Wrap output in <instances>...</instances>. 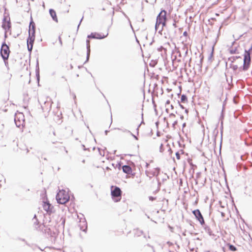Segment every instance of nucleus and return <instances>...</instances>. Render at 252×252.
<instances>
[{
	"label": "nucleus",
	"instance_id": "nucleus-35",
	"mask_svg": "<svg viewBox=\"0 0 252 252\" xmlns=\"http://www.w3.org/2000/svg\"><path fill=\"white\" fill-rule=\"evenodd\" d=\"M164 150L163 144H161L159 147V152L162 153Z\"/></svg>",
	"mask_w": 252,
	"mask_h": 252
},
{
	"label": "nucleus",
	"instance_id": "nucleus-48",
	"mask_svg": "<svg viewBox=\"0 0 252 252\" xmlns=\"http://www.w3.org/2000/svg\"><path fill=\"white\" fill-rule=\"evenodd\" d=\"M197 65L198 66L199 68L201 69L202 66V63L199 62V63H197Z\"/></svg>",
	"mask_w": 252,
	"mask_h": 252
},
{
	"label": "nucleus",
	"instance_id": "nucleus-52",
	"mask_svg": "<svg viewBox=\"0 0 252 252\" xmlns=\"http://www.w3.org/2000/svg\"><path fill=\"white\" fill-rule=\"evenodd\" d=\"M178 122L177 121H175L173 124H172V126L175 128V126L177 124Z\"/></svg>",
	"mask_w": 252,
	"mask_h": 252
},
{
	"label": "nucleus",
	"instance_id": "nucleus-38",
	"mask_svg": "<svg viewBox=\"0 0 252 252\" xmlns=\"http://www.w3.org/2000/svg\"><path fill=\"white\" fill-rule=\"evenodd\" d=\"M157 180L158 181V190H159L160 189V187L161 186V183L160 182L159 180V178H157Z\"/></svg>",
	"mask_w": 252,
	"mask_h": 252
},
{
	"label": "nucleus",
	"instance_id": "nucleus-64",
	"mask_svg": "<svg viewBox=\"0 0 252 252\" xmlns=\"http://www.w3.org/2000/svg\"><path fill=\"white\" fill-rule=\"evenodd\" d=\"M170 100H167L166 101V103H165V105H167V104H170Z\"/></svg>",
	"mask_w": 252,
	"mask_h": 252
},
{
	"label": "nucleus",
	"instance_id": "nucleus-27",
	"mask_svg": "<svg viewBox=\"0 0 252 252\" xmlns=\"http://www.w3.org/2000/svg\"><path fill=\"white\" fill-rule=\"evenodd\" d=\"M181 101L182 103H186L188 101V97L186 94H183L181 95Z\"/></svg>",
	"mask_w": 252,
	"mask_h": 252
},
{
	"label": "nucleus",
	"instance_id": "nucleus-21",
	"mask_svg": "<svg viewBox=\"0 0 252 252\" xmlns=\"http://www.w3.org/2000/svg\"><path fill=\"white\" fill-rule=\"evenodd\" d=\"M143 234V231L138 229L134 230V237H139Z\"/></svg>",
	"mask_w": 252,
	"mask_h": 252
},
{
	"label": "nucleus",
	"instance_id": "nucleus-1",
	"mask_svg": "<svg viewBox=\"0 0 252 252\" xmlns=\"http://www.w3.org/2000/svg\"><path fill=\"white\" fill-rule=\"evenodd\" d=\"M252 53V44L251 45L250 48L247 50H245V53L244 54V59H243V65L242 66H240L239 68L240 71H246L247 70L251 64V55Z\"/></svg>",
	"mask_w": 252,
	"mask_h": 252
},
{
	"label": "nucleus",
	"instance_id": "nucleus-15",
	"mask_svg": "<svg viewBox=\"0 0 252 252\" xmlns=\"http://www.w3.org/2000/svg\"><path fill=\"white\" fill-rule=\"evenodd\" d=\"M35 75L37 81L39 82L40 80V75H39V62L38 59L37 58L36 61V66H35Z\"/></svg>",
	"mask_w": 252,
	"mask_h": 252
},
{
	"label": "nucleus",
	"instance_id": "nucleus-33",
	"mask_svg": "<svg viewBox=\"0 0 252 252\" xmlns=\"http://www.w3.org/2000/svg\"><path fill=\"white\" fill-rule=\"evenodd\" d=\"M86 48L87 50L91 49L90 48V41L89 40H86Z\"/></svg>",
	"mask_w": 252,
	"mask_h": 252
},
{
	"label": "nucleus",
	"instance_id": "nucleus-26",
	"mask_svg": "<svg viewBox=\"0 0 252 252\" xmlns=\"http://www.w3.org/2000/svg\"><path fill=\"white\" fill-rule=\"evenodd\" d=\"M33 225L36 230H38V229L40 227V225H39V222L38 220H34Z\"/></svg>",
	"mask_w": 252,
	"mask_h": 252
},
{
	"label": "nucleus",
	"instance_id": "nucleus-22",
	"mask_svg": "<svg viewBox=\"0 0 252 252\" xmlns=\"http://www.w3.org/2000/svg\"><path fill=\"white\" fill-rule=\"evenodd\" d=\"M29 37H31L35 39V30H31V29H29Z\"/></svg>",
	"mask_w": 252,
	"mask_h": 252
},
{
	"label": "nucleus",
	"instance_id": "nucleus-54",
	"mask_svg": "<svg viewBox=\"0 0 252 252\" xmlns=\"http://www.w3.org/2000/svg\"><path fill=\"white\" fill-rule=\"evenodd\" d=\"M220 29H219V32H218V36H217V38H216V42H215V44H216V42H217V39L218 38L219 36V35H220Z\"/></svg>",
	"mask_w": 252,
	"mask_h": 252
},
{
	"label": "nucleus",
	"instance_id": "nucleus-10",
	"mask_svg": "<svg viewBox=\"0 0 252 252\" xmlns=\"http://www.w3.org/2000/svg\"><path fill=\"white\" fill-rule=\"evenodd\" d=\"M166 14L167 11L165 10H161L160 12L157 16L156 19V21L158 22V23L161 24L162 23V22L166 21Z\"/></svg>",
	"mask_w": 252,
	"mask_h": 252
},
{
	"label": "nucleus",
	"instance_id": "nucleus-16",
	"mask_svg": "<svg viewBox=\"0 0 252 252\" xmlns=\"http://www.w3.org/2000/svg\"><path fill=\"white\" fill-rule=\"evenodd\" d=\"M122 169L123 171L127 174H130L132 173L131 167L128 165H125L122 166Z\"/></svg>",
	"mask_w": 252,
	"mask_h": 252
},
{
	"label": "nucleus",
	"instance_id": "nucleus-28",
	"mask_svg": "<svg viewBox=\"0 0 252 252\" xmlns=\"http://www.w3.org/2000/svg\"><path fill=\"white\" fill-rule=\"evenodd\" d=\"M182 50L185 52V56H187L188 54V47L187 45H184Z\"/></svg>",
	"mask_w": 252,
	"mask_h": 252
},
{
	"label": "nucleus",
	"instance_id": "nucleus-24",
	"mask_svg": "<svg viewBox=\"0 0 252 252\" xmlns=\"http://www.w3.org/2000/svg\"><path fill=\"white\" fill-rule=\"evenodd\" d=\"M242 59L241 56H232L228 58V60L231 62V63H234L237 59Z\"/></svg>",
	"mask_w": 252,
	"mask_h": 252
},
{
	"label": "nucleus",
	"instance_id": "nucleus-44",
	"mask_svg": "<svg viewBox=\"0 0 252 252\" xmlns=\"http://www.w3.org/2000/svg\"><path fill=\"white\" fill-rule=\"evenodd\" d=\"M223 112H224V108H223L222 109V111H221V115L220 116V119H223V117H224Z\"/></svg>",
	"mask_w": 252,
	"mask_h": 252
},
{
	"label": "nucleus",
	"instance_id": "nucleus-6",
	"mask_svg": "<svg viewBox=\"0 0 252 252\" xmlns=\"http://www.w3.org/2000/svg\"><path fill=\"white\" fill-rule=\"evenodd\" d=\"M42 225L43 227L40 229L42 232L50 237L52 241H55L57 237L56 233L52 231L49 227L46 226L43 223Z\"/></svg>",
	"mask_w": 252,
	"mask_h": 252
},
{
	"label": "nucleus",
	"instance_id": "nucleus-31",
	"mask_svg": "<svg viewBox=\"0 0 252 252\" xmlns=\"http://www.w3.org/2000/svg\"><path fill=\"white\" fill-rule=\"evenodd\" d=\"M213 55H214V47H213L212 52L211 53L210 56L208 57V61L212 62V59L213 57Z\"/></svg>",
	"mask_w": 252,
	"mask_h": 252
},
{
	"label": "nucleus",
	"instance_id": "nucleus-51",
	"mask_svg": "<svg viewBox=\"0 0 252 252\" xmlns=\"http://www.w3.org/2000/svg\"><path fill=\"white\" fill-rule=\"evenodd\" d=\"M83 18H84V17L83 16V17H82V18L81 19V20H80V22H79V24H78V26H77V30H78V29H79V26H80V24H81V22H82V20H83Z\"/></svg>",
	"mask_w": 252,
	"mask_h": 252
},
{
	"label": "nucleus",
	"instance_id": "nucleus-46",
	"mask_svg": "<svg viewBox=\"0 0 252 252\" xmlns=\"http://www.w3.org/2000/svg\"><path fill=\"white\" fill-rule=\"evenodd\" d=\"M149 199L150 201H154V200L156 199V197H153V196H150L149 197Z\"/></svg>",
	"mask_w": 252,
	"mask_h": 252
},
{
	"label": "nucleus",
	"instance_id": "nucleus-3",
	"mask_svg": "<svg viewBox=\"0 0 252 252\" xmlns=\"http://www.w3.org/2000/svg\"><path fill=\"white\" fill-rule=\"evenodd\" d=\"M122 193V191L119 187L114 186L111 187V194L115 202H118L121 200Z\"/></svg>",
	"mask_w": 252,
	"mask_h": 252
},
{
	"label": "nucleus",
	"instance_id": "nucleus-14",
	"mask_svg": "<svg viewBox=\"0 0 252 252\" xmlns=\"http://www.w3.org/2000/svg\"><path fill=\"white\" fill-rule=\"evenodd\" d=\"M80 222L81 223L79 224L80 230L86 232L87 231L88 225L85 219H84V220L82 221H80Z\"/></svg>",
	"mask_w": 252,
	"mask_h": 252
},
{
	"label": "nucleus",
	"instance_id": "nucleus-2",
	"mask_svg": "<svg viewBox=\"0 0 252 252\" xmlns=\"http://www.w3.org/2000/svg\"><path fill=\"white\" fill-rule=\"evenodd\" d=\"M56 198L58 203L63 204L69 201L70 197L65 190L62 189L57 193Z\"/></svg>",
	"mask_w": 252,
	"mask_h": 252
},
{
	"label": "nucleus",
	"instance_id": "nucleus-12",
	"mask_svg": "<svg viewBox=\"0 0 252 252\" xmlns=\"http://www.w3.org/2000/svg\"><path fill=\"white\" fill-rule=\"evenodd\" d=\"M52 103L50 100H46L44 101L43 104H41V107L43 112L49 113L51 109Z\"/></svg>",
	"mask_w": 252,
	"mask_h": 252
},
{
	"label": "nucleus",
	"instance_id": "nucleus-5",
	"mask_svg": "<svg viewBox=\"0 0 252 252\" xmlns=\"http://www.w3.org/2000/svg\"><path fill=\"white\" fill-rule=\"evenodd\" d=\"M1 27L4 31H5V32H9L11 31V24L9 14H6L4 13L2 19Z\"/></svg>",
	"mask_w": 252,
	"mask_h": 252
},
{
	"label": "nucleus",
	"instance_id": "nucleus-40",
	"mask_svg": "<svg viewBox=\"0 0 252 252\" xmlns=\"http://www.w3.org/2000/svg\"><path fill=\"white\" fill-rule=\"evenodd\" d=\"M232 68L235 71L237 70V69L238 68V66L237 65H232Z\"/></svg>",
	"mask_w": 252,
	"mask_h": 252
},
{
	"label": "nucleus",
	"instance_id": "nucleus-39",
	"mask_svg": "<svg viewBox=\"0 0 252 252\" xmlns=\"http://www.w3.org/2000/svg\"><path fill=\"white\" fill-rule=\"evenodd\" d=\"M175 155H176L177 159H180L181 158V157H180V154L179 153V152H177L176 153Z\"/></svg>",
	"mask_w": 252,
	"mask_h": 252
},
{
	"label": "nucleus",
	"instance_id": "nucleus-47",
	"mask_svg": "<svg viewBox=\"0 0 252 252\" xmlns=\"http://www.w3.org/2000/svg\"><path fill=\"white\" fill-rule=\"evenodd\" d=\"M61 220H62V222L61 223V225H62L63 226V227H64V223H65V219H63V218H62Z\"/></svg>",
	"mask_w": 252,
	"mask_h": 252
},
{
	"label": "nucleus",
	"instance_id": "nucleus-4",
	"mask_svg": "<svg viewBox=\"0 0 252 252\" xmlns=\"http://www.w3.org/2000/svg\"><path fill=\"white\" fill-rule=\"evenodd\" d=\"M10 53L9 45L6 43V41H3L1 43L0 55L3 60H8Z\"/></svg>",
	"mask_w": 252,
	"mask_h": 252
},
{
	"label": "nucleus",
	"instance_id": "nucleus-20",
	"mask_svg": "<svg viewBox=\"0 0 252 252\" xmlns=\"http://www.w3.org/2000/svg\"><path fill=\"white\" fill-rule=\"evenodd\" d=\"M35 28H36L35 24L34 22L33 21L32 18L31 17L29 29H31V30H35Z\"/></svg>",
	"mask_w": 252,
	"mask_h": 252
},
{
	"label": "nucleus",
	"instance_id": "nucleus-30",
	"mask_svg": "<svg viewBox=\"0 0 252 252\" xmlns=\"http://www.w3.org/2000/svg\"><path fill=\"white\" fill-rule=\"evenodd\" d=\"M161 25H162V28L161 30H160L159 31H158V33L160 34H162L161 32L162 31V30H163V27H165L166 25V21H164L163 22H162V23H161Z\"/></svg>",
	"mask_w": 252,
	"mask_h": 252
},
{
	"label": "nucleus",
	"instance_id": "nucleus-34",
	"mask_svg": "<svg viewBox=\"0 0 252 252\" xmlns=\"http://www.w3.org/2000/svg\"><path fill=\"white\" fill-rule=\"evenodd\" d=\"M122 163L120 161L119 162H118L117 164H116V167H117L119 170H120L121 168H122Z\"/></svg>",
	"mask_w": 252,
	"mask_h": 252
},
{
	"label": "nucleus",
	"instance_id": "nucleus-9",
	"mask_svg": "<svg viewBox=\"0 0 252 252\" xmlns=\"http://www.w3.org/2000/svg\"><path fill=\"white\" fill-rule=\"evenodd\" d=\"M43 209L49 215L53 212L54 207L49 201L47 199L46 201H43Z\"/></svg>",
	"mask_w": 252,
	"mask_h": 252
},
{
	"label": "nucleus",
	"instance_id": "nucleus-8",
	"mask_svg": "<svg viewBox=\"0 0 252 252\" xmlns=\"http://www.w3.org/2000/svg\"><path fill=\"white\" fill-rule=\"evenodd\" d=\"M195 219L200 222L201 225L204 224L205 220L204 218L199 209H196L192 212Z\"/></svg>",
	"mask_w": 252,
	"mask_h": 252
},
{
	"label": "nucleus",
	"instance_id": "nucleus-42",
	"mask_svg": "<svg viewBox=\"0 0 252 252\" xmlns=\"http://www.w3.org/2000/svg\"><path fill=\"white\" fill-rule=\"evenodd\" d=\"M7 32H5V31H4V40L3 41H6V39L7 38Z\"/></svg>",
	"mask_w": 252,
	"mask_h": 252
},
{
	"label": "nucleus",
	"instance_id": "nucleus-60",
	"mask_svg": "<svg viewBox=\"0 0 252 252\" xmlns=\"http://www.w3.org/2000/svg\"><path fill=\"white\" fill-rule=\"evenodd\" d=\"M140 126V124L139 125V126H138V127L136 128L137 134H138V133H139V128Z\"/></svg>",
	"mask_w": 252,
	"mask_h": 252
},
{
	"label": "nucleus",
	"instance_id": "nucleus-25",
	"mask_svg": "<svg viewBox=\"0 0 252 252\" xmlns=\"http://www.w3.org/2000/svg\"><path fill=\"white\" fill-rule=\"evenodd\" d=\"M229 52L231 54H237L238 52H237V47H235L234 48L230 47L228 49Z\"/></svg>",
	"mask_w": 252,
	"mask_h": 252
},
{
	"label": "nucleus",
	"instance_id": "nucleus-23",
	"mask_svg": "<svg viewBox=\"0 0 252 252\" xmlns=\"http://www.w3.org/2000/svg\"><path fill=\"white\" fill-rule=\"evenodd\" d=\"M227 246L228 249L231 251L235 252L237 250V248L233 245L231 244L230 243L227 244Z\"/></svg>",
	"mask_w": 252,
	"mask_h": 252
},
{
	"label": "nucleus",
	"instance_id": "nucleus-29",
	"mask_svg": "<svg viewBox=\"0 0 252 252\" xmlns=\"http://www.w3.org/2000/svg\"><path fill=\"white\" fill-rule=\"evenodd\" d=\"M90 53H91V49L87 50V57H86V60L84 63L88 62L89 60L90 56Z\"/></svg>",
	"mask_w": 252,
	"mask_h": 252
},
{
	"label": "nucleus",
	"instance_id": "nucleus-62",
	"mask_svg": "<svg viewBox=\"0 0 252 252\" xmlns=\"http://www.w3.org/2000/svg\"><path fill=\"white\" fill-rule=\"evenodd\" d=\"M157 135L158 137L160 136V131H157Z\"/></svg>",
	"mask_w": 252,
	"mask_h": 252
},
{
	"label": "nucleus",
	"instance_id": "nucleus-36",
	"mask_svg": "<svg viewBox=\"0 0 252 252\" xmlns=\"http://www.w3.org/2000/svg\"><path fill=\"white\" fill-rule=\"evenodd\" d=\"M161 25L160 23H158V22L156 21V24H155V30L157 31L159 26V25Z\"/></svg>",
	"mask_w": 252,
	"mask_h": 252
},
{
	"label": "nucleus",
	"instance_id": "nucleus-59",
	"mask_svg": "<svg viewBox=\"0 0 252 252\" xmlns=\"http://www.w3.org/2000/svg\"><path fill=\"white\" fill-rule=\"evenodd\" d=\"M188 32L187 31H185L184 32H183V36H187L188 35Z\"/></svg>",
	"mask_w": 252,
	"mask_h": 252
},
{
	"label": "nucleus",
	"instance_id": "nucleus-13",
	"mask_svg": "<svg viewBox=\"0 0 252 252\" xmlns=\"http://www.w3.org/2000/svg\"><path fill=\"white\" fill-rule=\"evenodd\" d=\"M34 40H35L34 38L29 37H28V38L27 39V48H28V50L29 52L30 53V54H31L32 52Z\"/></svg>",
	"mask_w": 252,
	"mask_h": 252
},
{
	"label": "nucleus",
	"instance_id": "nucleus-43",
	"mask_svg": "<svg viewBox=\"0 0 252 252\" xmlns=\"http://www.w3.org/2000/svg\"><path fill=\"white\" fill-rule=\"evenodd\" d=\"M199 57H200L199 62L202 63L203 61V59H204L203 56L202 54H200Z\"/></svg>",
	"mask_w": 252,
	"mask_h": 252
},
{
	"label": "nucleus",
	"instance_id": "nucleus-49",
	"mask_svg": "<svg viewBox=\"0 0 252 252\" xmlns=\"http://www.w3.org/2000/svg\"><path fill=\"white\" fill-rule=\"evenodd\" d=\"M147 246L148 247H149L151 248H152V249L153 250V252H155V250H154V247H153V246L151 245H150V244H147Z\"/></svg>",
	"mask_w": 252,
	"mask_h": 252
},
{
	"label": "nucleus",
	"instance_id": "nucleus-57",
	"mask_svg": "<svg viewBox=\"0 0 252 252\" xmlns=\"http://www.w3.org/2000/svg\"><path fill=\"white\" fill-rule=\"evenodd\" d=\"M5 65L6 66L8 64V60H3Z\"/></svg>",
	"mask_w": 252,
	"mask_h": 252
},
{
	"label": "nucleus",
	"instance_id": "nucleus-63",
	"mask_svg": "<svg viewBox=\"0 0 252 252\" xmlns=\"http://www.w3.org/2000/svg\"><path fill=\"white\" fill-rule=\"evenodd\" d=\"M177 53L179 54V56L180 57H182V56H181V52H180V51L179 50L177 51Z\"/></svg>",
	"mask_w": 252,
	"mask_h": 252
},
{
	"label": "nucleus",
	"instance_id": "nucleus-61",
	"mask_svg": "<svg viewBox=\"0 0 252 252\" xmlns=\"http://www.w3.org/2000/svg\"><path fill=\"white\" fill-rule=\"evenodd\" d=\"M59 39L60 43L62 45V41L60 36H59Z\"/></svg>",
	"mask_w": 252,
	"mask_h": 252
},
{
	"label": "nucleus",
	"instance_id": "nucleus-18",
	"mask_svg": "<svg viewBox=\"0 0 252 252\" xmlns=\"http://www.w3.org/2000/svg\"><path fill=\"white\" fill-rule=\"evenodd\" d=\"M201 226L204 228L205 231L209 234V235L214 236V234L213 233L211 228L209 226L206 224L205 222H204V224L201 225Z\"/></svg>",
	"mask_w": 252,
	"mask_h": 252
},
{
	"label": "nucleus",
	"instance_id": "nucleus-55",
	"mask_svg": "<svg viewBox=\"0 0 252 252\" xmlns=\"http://www.w3.org/2000/svg\"><path fill=\"white\" fill-rule=\"evenodd\" d=\"M82 147L83 148V150L84 151H86V150H88L89 149H87L86 147H85V146L84 145V144H82Z\"/></svg>",
	"mask_w": 252,
	"mask_h": 252
},
{
	"label": "nucleus",
	"instance_id": "nucleus-45",
	"mask_svg": "<svg viewBox=\"0 0 252 252\" xmlns=\"http://www.w3.org/2000/svg\"><path fill=\"white\" fill-rule=\"evenodd\" d=\"M188 162H189V164L190 165V166H192V167H193V166L196 167V166L195 165H194V164H193L191 162V159H188Z\"/></svg>",
	"mask_w": 252,
	"mask_h": 252
},
{
	"label": "nucleus",
	"instance_id": "nucleus-41",
	"mask_svg": "<svg viewBox=\"0 0 252 252\" xmlns=\"http://www.w3.org/2000/svg\"><path fill=\"white\" fill-rule=\"evenodd\" d=\"M117 129H119V130H121V129L119 128H118ZM121 130L123 132H127V133H131V132L129 130H128L127 129H121Z\"/></svg>",
	"mask_w": 252,
	"mask_h": 252
},
{
	"label": "nucleus",
	"instance_id": "nucleus-32",
	"mask_svg": "<svg viewBox=\"0 0 252 252\" xmlns=\"http://www.w3.org/2000/svg\"><path fill=\"white\" fill-rule=\"evenodd\" d=\"M152 103H153V106H154V107L155 111L156 112H157V108H156L157 105H156V102H155V100H154V98H152Z\"/></svg>",
	"mask_w": 252,
	"mask_h": 252
},
{
	"label": "nucleus",
	"instance_id": "nucleus-50",
	"mask_svg": "<svg viewBox=\"0 0 252 252\" xmlns=\"http://www.w3.org/2000/svg\"><path fill=\"white\" fill-rule=\"evenodd\" d=\"M131 136L136 140H137L138 139V137L135 135L134 134H133L131 132V133H130Z\"/></svg>",
	"mask_w": 252,
	"mask_h": 252
},
{
	"label": "nucleus",
	"instance_id": "nucleus-56",
	"mask_svg": "<svg viewBox=\"0 0 252 252\" xmlns=\"http://www.w3.org/2000/svg\"><path fill=\"white\" fill-rule=\"evenodd\" d=\"M178 103L179 104V106L181 107V108H182V109H185V107L182 104H180L179 101H178Z\"/></svg>",
	"mask_w": 252,
	"mask_h": 252
},
{
	"label": "nucleus",
	"instance_id": "nucleus-58",
	"mask_svg": "<svg viewBox=\"0 0 252 252\" xmlns=\"http://www.w3.org/2000/svg\"><path fill=\"white\" fill-rule=\"evenodd\" d=\"M38 220L36 217V215L35 214L33 216V218H32V220L34 221V220Z\"/></svg>",
	"mask_w": 252,
	"mask_h": 252
},
{
	"label": "nucleus",
	"instance_id": "nucleus-37",
	"mask_svg": "<svg viewBox=\"0 0 252 252\" xmlns=\"http://www.w3.org/2000/svg\"><path fill=\"white\" fill-rule=\"evenodd\" d=\"M157 63L155 62L152 61L150 63L149 65L151 67H155V66L156 65Z\"/></svg>",
	"mask_w": 252,
	"mask_h": 252
},
{
	"label": "nucleus",
	"instance_id": "nucleus-11",
	"mask_svg": "<svg viewBox=\"0 0 252 252\" xmlns=\"http://www.w3.org/2000/svg\"><path fill=\"white\" fill-rule=\"evenodd\" d=\"M108 35L107 33L106 35L103 34L102 35L97 32H92L90 34L88 35L87 37L91 39H102L105 38Z\"/></svg>",
	"mask_w": 252,
	"mask_h": 252
},
{
	"label": "nucleus",
	"instance_id": "nucleus-19",
	"mask_svg": "<svg viewBox=\"0 0 252 252\" xmlns=\"http://www.w3.org/2000/svg\"><path fill=\"white\" fill-rule=\"evenodd\" d=\"M160 171V169L159 167H157L154 169V170L151 173V174L152 176H156L157 178H158V176L159 173Z\"/></svg>",
	"mask_w": 252,
	"mask_h": 252
},
{
	"label": "nucleus",
	"instance_id": "nucleus-7",
	"mask_svg": "<svg viewBox=\"0 0 252 252\" xmlns=\"http://www.w3.org/2000/svg\"><path fill=\"white\" fill-rule=\"evenodd\" d=\"M14 122L17 127H20L25 123L24 115L22 113H16L14 116Z\"/></svg>",
	"mask_w": 252,
	"mask_h": 252
},
{
	"label": "nucleus",
	"instance_id": "nucleus-17",
	"mask_svg": "<svg viewBox=\"0 0 252 252\" xmlns=\"http://www.w3.org/2000/svg\"><path fill=\"white\" fill-rule=\"evenodd\" d=\"M49 14L51 17H52L53 20L55 21L56 22H58V18L55 10L53 9H50Z\"/></svg>",
	"mask_w": 252,
	"mask_h": 252
},
{
	"label": "nucleus",
	"instance_id": "nucleus-53",
	"mask_svg": "<svg viewBox=\"0 0 252 252\" xmlns=\"http://www.w3.org/2000/svg\"><path fill=\"white\" fill-rule=\"evenodd\" d=\"M168 151L169 152V155H171L173 153V151L170 147L169 148Z\"/></svg>",
	"mask_w": 252,
	"mask_h": 252
}]
</instances>
